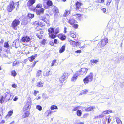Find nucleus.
Wrapping results in <instances>:
<instances>
[{"label": "nucleus", "instance_id": "nucleus-63", "mask_svg": "<svg viewBox=\"0 0 124 124\" xmlns=\"http://www.w3.org/2000/svg\"><path fill=\"white\" fill-rule=\"evenodd\" d=\"M36 62H34L33 64L32 65V67H33L35 65V64H36Z\"/></svg>", "mask_w": 124, "mask_h": 124}, {"label": "nucleus", "instance_id": "nucleus-16", "mask_svg": "<svg viewBox=\"0 0 124 124\" xmlns=\"http://www.w3.org/2000/svg\"><path fill=\"white\" fill-rule=\"evenodd\" d=\"M66 79V76L65 75V74H64L59 79V81L61 83H63Z\"/></svg>", "mask_w": 124, "mask_h": 124}, {"label": "nucleus", "instance_id": "nucleus-6", "mask_svg": "<svg viewBox=\"0 0 124 124\" xmlns=\"http://www.w3.org/2000/svg\"><path fill=\"white\" fill-rule=\"evenodd\" d=\"M49 36L52 38L54 39L56 37V35L54 34V28H49L48 30Z\"/></svg>", "mask_w": 124, "mask_h": 124}, {"label": "nucleus", "instance_id": "nucleus-52", "mask_svg": "<svg viewBox=\"0 0 124 124\" xmlns=\"http://www.w3.org/2000/svg\"><path fill=\"white\" fill-rule=\"evenodd\" d=\"M18 97L16 96L13 99V100L15 101H16L18 99Z\"/></svg>", "mask_w": 124, "mask_h": 124}, {"label": "nucleus", "instance_id": "nucleus-56", "mask_svg": "<svg viewBox=\"0 0 124 124\" xmlns=\"http://www.w3.org/2000/svg\"><path fill=\"white\" fill-rule=\"evenodd\" d=\"M73 26L75 28H77L78 27V25L77 24H75L73 25Z\"/></svg>", "mask_w": 124, "mask_h": 124}, {"label": "nucleus", "instance_id": "nucleus-40", "mask_svg": "<svg viewBox=\"0 0 124 124\" xmlns=\"http://www.w3.org/2000/svg\"><path fill=\"white\" fill-rule=\"evenodd\" d=\"M112 0H107V3H106V5L107 6H108L110 3L111 2Z\"/></svg>", "mask_w": 124, "mask_h": 124}, {"label": "nucleus", "instance_id": "nucleus-55", "mask_svg": "<svg viewBox=\"0 0 124 124\" xmlns=\"http://www.w3.org/2000/svg\"><path fill=\"white\" fill-rule=\"evenodd\" d=\"M38 37L39 39H40L42 38V36L41 35H39L38 34H37L36 35Z\"/></svg>", "mask_w": 124, "mask_h": 124}, {"label": "nucleus", "instance_id": "nucleus-8", "mask_svg": "<svg viewBox=\"0 0 124 124\" xmlns=\"http://www.w3.org/2000/svg\"><path fill=\"white\" fill-rule=\"evenodd\" d=\"M31 103L30 102H27L23 107V111H29L31 108Z\"/></svg>", "mask_w": 124, "mask_h": 124}, {"label": "nucleus", "instance_id": "nucleus-46", "mask_svg": "<svg viewBox=\"0 0 124 124\" xmlns=\"http://www.w3.org/2000/svg\"><path fill=\"white\" fill-rule=\"evenodd\" d=\"M74 16H75L77 18H78L81 16V15L80 14H74Z\"/></svg>", "mask_w": 124, "mask_h": 124}, {"label": "nucleus", "instance_id": "nucleus-32", "mask_svg": "<svg viewBox=\"0 0 124 124\" xmlns=\"http://www.w3.org/2000/svg\"><path fill=\"white\" fill-rule=\"evenodd\" d=\"M88 92V91L87 90H84L80 94V95H82V94H86Z\"/></svg>", "mask_w": 124, "mask_h": 124}, {"label": "nucleus", "instance_id": "nucleus-53", "mask_svg": "<svg viewBox=\"0 0 124 124\" xmlns=\"http://www.w3.org/2000/svg\"><path fill=\"white\" fill-rule=\"evenodd\" d=\"M46 42V41L45 39L43 40L41 42V43L43 45L45 44Z\"/></svg>", "mask_w": 124, "mask_h": 124}, {"label": "nucleus", "instance_id": "nucleus-59", "mask_svg": "<svg viewBox=\"0 0 124 124\" xmlns=\"http://www.w3.org/2000/svg\"><path fill=\"white\" fill-rule=\"evenodd\" d=\"M16 85L15 84H13L12 85V87L14 88H16Z\"/></svg>", "mask_w": 124, "mask_h": 124}, {"label": "nucleus", "instance_id": "nucleus-2", "mask_svg": "<svg viewBox=\"0 0 124 124\" xmlns=\"http://www.w3.org/2000/svg\"><path fill=\"white\" fill-rule=\"evenodd\" d=\"M93 75L92 73H90L86 77L83 79V82L85 84L88 83L89 82H91L93 79Z\"/></svg>", "mask_w": 124, "mask_h": 124}, {"label": "nucleus", "instance_id": "nucleus-34", "mask_svg": "<svg viewBox=\"0 0 124 124\" xmlns=\"http://www.w3.org/2000/svg\"><path fill=\"white\" fill-rule=\"evenodd\" d=\"M36 108L39 111H41L42 109V107L40 105H37L36 106Z\"/></svg>", "mask_w": 124, "mask_h": 124}, {"label": "nucleus", "instance_id": "nucleus-14", "mask_svg": "<svg viewBox=\"0 0 124 124\" xmlns=\"http://www.w3.org/2000/svg\"><path fill=\"white\" fill-rule=\"evenodd\" d=\"M44 83L43 81L38 82L36 85L37 87H43Z\"/></svg>", "mask_w": 124, "mask_h": 124}, {"label": "nucleus", "instance_id": "nucleus-39", "mask_svg": "<svg viewBox=\"0 0 124 124\" xmlns=\"http://www.w3.org/2000/svg\"><path fill=\"white\" fill-rule=\"evenodd\" d=\"M109 117L108 118V123H110V121L111 120V119L112 118V117L111 116H110V115L108 116Z\"/></svg>", "mask_w": 124, "mask_h": 124}, {"label": "nucleus", "instance_id": "nucleus-20", "mask_svg": "<svg viewBox=\"0 0 124 124\" xmlns=\"http://www.w3.org/2000/svg\"><path fill=\"white\" fill-rule=\"evenodd\" d=\"M76 21L74 20V19L72 18L70 19L69 21V23L71 25H73L74 24L76 23Z\"/></svg>", "mask_w": 124, "mask_h": 124}, {"label": "nucleus", "instance_id": "nucleus-51", "mask_svg": "<svg viewBox=\"0 0 124 124\" xmlns=\"http://www.w3.org/2000/svg\"><path fill=\"white\" fill-rule=\"evenodd\" d=\"M39 93V91H36L35 90L34 91V95L36 96V94L37 93Z\"/></svg>", "mask_w": 124, "mask_h": 124}, {"label": "nucleus", "instance_id": "nucleus-27", "mask_svg": "<svg viewBox=\"0 0 124 124\" xmlns=\"http://www.w3.org/2000/svg\"><path fill=\"white\" fill-rule=\"evenodd\" d=\"M116 121L118 124H122L121 120L118 117L116 118Z\"/></svg>", "mask_w": 124, "mask_h": 124}, {"label": "nucleus", "instance_id": "nucleus-47", "mask_svg": "<svg viewBox=\"0 0 124 124\" xmlns=\"http://www.w3.org/2000/svg\"><path fill=\"white\" fill-rule=\"evenodd\" d=\"M104 1V0H97V2L98 3H103Z\"/></svg>", "mask_w": 124, "mask_h": 124}, {"label": "nucleus", "instance_id": "nucleus-37", "mask_svg": "<svg viewBox=\"0 0 124 124\" xmlns=\"http://www.w3.org/2000/svg\"><path fill=\"white\" fill-rule=\"evenodd\" d=\"M28 16L29 18H32L34 17V15L33 14L29 13L28 14Z\"/></svg>", "mask_w": 124, "mask_h": 124}, {"label": "nucleus", "instance_id": "nucleus-11", "mask_svg": "<svg viewBox=\"0 0 124 124\" xmlns=\"http://www.w3.org/2000/svg\"><path fill=\"white\" fill-rule=\"evenodd\" d=\"M81 3L77 2L76 4V7L75 9L77 10H79V11H82V10H80L81 6Z\"/></svg>", "mask_w": 124, "mask_h": 124}, {"label": "nucleus", "instance_id": "nucleus-5", "mask_svg": "<svg viewBox=\"0 0 124 124\" xmlns=\"http://www.w3.org/2000/svg\"><path fill=\"white\" fill-rule=\"evenodd\" d=\"M15 6L14 2L13 1H11L7 8V10L9 12H11L15 8Z\"/></svg>", "mask_w": 124, "mask_h": 124}, {"label": "nucleus", "instance_id": "nucleus-1", "mask_svg": "<svg viewBox=\"0 0 124 124\" xmlns=\"http://www.w3.org/2000/svg\"><path fill=\"white\" fill-rule=\"evenodd\" d=\"M12 94V93L10 92L5 93L3 96L1 97L0 102L2 103L4 101L7 102L9 100H11L13 97H11Z\"/></svg>", "mask_w": 124, "mask_h": 124}, {"label": "nucleus", "instance_id": "nucleus-22", "mask_svg": "<svg viewBox=\"0 0 124 124\" xmlns=\"http://www.w3.org/2000/svg\"><path fill=\"white\" fill-rule=\"evenodd\" d=\"M98 62L99 61L98 60L94 59L90 61L91 64L93 65H94V63L97 64Z\"/></svg>", "mask_w": 124, "mask_h": 124}, {"label": "nucleus", "instance_id": "nucleus-28", "mask_svg": "<svg viewBox=\"0 0 124 124\" xmlns=\"http://www.w3.org/2000/svg\"><path fill=\"white\" fill-rule=\"evenodd\" d=\"M105 116V115L104 114H103V113H102V114H100L97 116H95V118L97 119L98 118H101L104 116Z\"/></svg>", "mask_w": 124, "mask_h": 124}, {"label": "nucleus", "instance_id": "nucleus-35", "mask_svg": "<svg viewBox=\"0 0 124 124\" xmlns=\"http://www.w3.org/2000/svg\"><path fill=\"white\" fill-rule=\"evenodd\" d=\"M12 75L13 76H15L17 74L16 73L15 70H13L11 71Z\"/></svg>", "mask_w": 124, "mask_h": 124}, {"label": "nucleus", "instance_id": "nucleus-48", "mask_svg": "<svg viewBox=\"0 0 124 124\" xmlns=\"http://www.w3.org/2000/svg\"><path fill=\"white\" fill-rule=\"evenodd\" d=\"M26 111L25 112V114L28 117L29 115V111Z\"/></svg>", "mask_w": 124, "mask_h": 124}, {"label": "nucleus", "instance_id": "nucleus-60", "mask_svg": "<svg viewBox=\"0 0 124 124\" xmlns=\"http://www.w3.org/2000/svg\"><path fill=\"white\" fill-rule=\"evenodd\" d=\"M81 52V51L80 50H78L75 51L76 53H80Z\"/></svg>", "mask_w": 124, "mask_h": 124}, {"label": "nucleus", "instance_id": "nucleus-49", "mask_svg": "<svg viewBox=\"0 0 124 124\" xmlns=\"http://www.w3.org/2000/svg\"><path fill=\"white\" fill-rule=\"evenodd\" d=\"M79 107H77L75 108H73L72 109L73 111H75L77 110L79 108Z\"/></svg>", "mask_w": 124, "mask_h": 124}, {"label": "nucleus", "instance_id": "nucleus-33", "mask_svg": "<svg viewBox=\"0 0 124 124\" xmlns=\"http://www.w3.org/2000/svg\"><path fill=\"white\" fill-rule=\"evenodd\" d=\"M35 57L34 56H32L30 58H29L30 61L32 62L35 59Z\"/></svg>", "mask_w": 124, "mask_h": 124}, {"label": "nucleus", "instance_id": "nucleus-23", "mask_svg": "<svg viewBox=\"0 0 124 124\" xmlns=\"http://www.w3.org/2000/svg\"><path fill=\"white\" fill-rule=\"evenodd\" d=\"M75 33L73 31H70V36L73 38H75L76 36Z\"/></svg>", "mask_w": 124, "mask_h": 124}, {"label": "nucleus", "instance_id": "nucleus-58", "mask_svg": "<svg viewBox=\"0 0 124 124\" xmlns=\"http://www.w3.org/2000/svg\"><path fill=\"white\" fill-rule=\"evenodd\" d=\"M102 113L104 114L105 115V114H108V113L107 110L103 111L102 112Z\"/></svg>", "mask_w": 124, "mask_h": 124}, {"label": "nucleus", "instance_id": "nucleus-13", "mask_svg": "<svg viewBox=\"0 0 124 124\" xmlns=\"http://www.w3.org/2000/svg\"><path fill=\"white\" fill-rule=\"evenodd\" d=\"M44 11V9L43 8H41L40 9H36V14L38 15H40L43 14Z\"/></svg>", "mask_w": 124, "mask_h": 124}, {"label": "nucleus", "instance_id": "nucleus-50", "mask_svg": "<svg viewBox=\"0 0 124 124\" xmlns=\"http://www.w3.org/2000/svg\"><path fill=\"white\" fill-rule=\"evenodd\" d=\"M51 74L50 73V71H49V72H46V74H44V76H48L49 75H50Z\"/></svg>", "mask_w": 124, "mask_h": 124}, {"label": "nucleus", "instance_id": "nucleus-4", "mask_svg": "<svg viewBox=\"0 0 124 124\" xmlns=\"http://www.w3.org/2000/svg\"><path fill=\"white\" fill-rule=\"evenodd\" d=\"M20 23V22L18 19H16L12 22L11 26L13 29L16 30L17 29L16 27Z\"/></svg>", "mask_w": 124, "mask_h": 124}, {"label": "nucleus", "instance_id": "nucleus-25", "mask_svg": "<svg viewBox=\"0 0 124 124\" xmlns=\"http://www.w3.org/2000/svg\"><path fill=\"white\" fill-rule=\"evenodd\" d=\"M13 111H10L8 113V114L6 115V117L7 118L10 117L13 114Z\"/></svg>", "mask_w": 124, "mask_h": 124}, {"label": "nucleus", "instance_id": "nucleus-26", "mask_svg": "<svg viewBox=\"0 0 124 124\" xmlns=\"http://www.w3.org/2000/svg\"><path fill=\"white\" fill-rule=\"evenodd\" d=\"M70 13V12L67 10H66L65 12L63 15V16L64 17H66V16H68Z\"/></svg>", "mask_w": 124, "mask_h": 124}, {"label": "nucleus", "instance_id": "nucleus-24", "mask_svg": "<svg viewBox=\"0 0 124 124\" xmlns=\"http://www.w3.org/2000/svg\"><path fill=\"white\" fill-rule=\"evenodd\" d=\"M59 37H60V39L61 40H63L66 39V37L62 35H59L58 36Z\"/></svg>", "mask_w": 124, "mask_h": 124}, {"label": "nucleus", "instance_id": "nucleus-15", "mask_svg": "<svg viewBox=\"0 0 124 124\" xmlns=\"http://www.w3.org/2000/svg\"><path fill=\"white\" fill-rule=\"evenodd\" d=\"M42 71L41 70H39L37 71L36 74V76L38 78H40L42 77Z\"/></svg>", "mask_w": 124, "mask_h": 124}, {"label": "nucleus", "instance_id": "nucleus-9", "mask_svg": "<svg viewBox=\"0 0 124 124\" xmlns=\"http://www.w3.org/2000/svg\"><path fill=\"white\" fill-rule=\"evenodd\" d=\"M22 41L23 42H27L31 40V39L28 36H24L22 37L21 39Z\"/></svg>", "mask_w": 124, "mask_h": 124}, {"label": "nucleus", "instance_id": "nucleus-17", "mask_svg": "<svg viewBox=\"0 0 124 124\" xmlns=\"http://www.w3.org/2000/svg\"><path fill=\"white\" fill-rule=\"evenodd\" d=\"M13 45L14 47L17 48L19 46V42L18 41H15L13 42Z\"/></svg>", "mask_w": 124, "mask_h": 124}, {"label": "nucleus", "instance_id": "nucleus-12", "mask_svg": "<svg viewBox=\"0 0 124 124\" xmlns=\"http://www.w3.org/2000/svg\"><path fill=\"white\" fill-rule=\"evenodd\" d=\"M79 75L78 74V73L76 72L75 74L73 77L71 78V81L73 82H75L77 79L78 76Z\"/></svg>", "mask_w": 124, "mask_h": 124}, {"label": "nucleus", "instance_id": "nucleus-44", "mask_svg": "<svg viewBox=\"0 0 124 124\" xmlns=\"http://www.w3.org/2000/svg\"><path fill=\"white\" fill-rule=\"evenodd\" d=\"M120 1V0H115L116 5V6L117 7H118V4Z\"/></svg>", "mask_w": 124, "mask_h": 124}, {"label": "nucleus", "instance_id": "nucleus-29", "mask_svg": "<svg viewBox=\"0 0 124 124\" xmlns=\"http://www.w3.org/2000/svg\"><path fill=\"white\" fill-rule=\"evenodd\" d=\"M65 46L64 45L62 46L59 50L60 53H61L63 52L65 50Z\"/></svg>", "mask_w": 124, "mask_h": 124}, {"label": "nucleus", "instance_id": "nucleus-18", "mask_svg": "<svg viewBox=\"0 0 124 124\" xmlns=\"http://www.w3.org/2000/svg\"><path fill=\"white\" fill-rule=\"evenodd\" d=\"M35 0H29L27 3V5L29 6H31L35 2Z\"/></svg>", "mask_w": 124, "mask_h": 124}, {"label": "nucleus", "instance_id": "nucleus-19", "mask_svg": "<svg viewBox=\"0 0 124 124\" xmlns=\"http://www.w3.org/2000/svg\"><path fill=\"white\" fill-rule=\"evenodd\" d=\"M70 45H72L73 47L77 46L78 44V42H76L72 40H70Z\"/></svg>", "mask_w": 124, "mask_h": 124}, {"label": "nucleus", "instance_id": "nucleus-41", "mask_svg": "<svg viewBox=\"0 0 124 124\" xmlns=\"http://www.w3.org/2000/svg\"><path fill=\"white\" fill-rule=\"evenodd\" d=\"M35 24H36L37 25H43V24L42 23V22H38L37 21H36L35 23Z\"/></svg>", "mask_w": 124, "mask_h": 124}, {"label": "nucleus", "instance_id": "nucleus-57", "mask_svg": "<svg viewBox=\"0 0 124 124\" xmlns=\"http://www.w3.org/2000/svg\"><path fill=\"white\" fill-rule=\"evenodd\" d=\"M67 28L66 27H64V32L65 33H66L67 32Z\"/></svg>", "mask_w": 124, "mask_h": 124}, {"label": "nucleus", "instance_id": "nucleus-10", "mask_svg": "<svg viewBox=\"0 0 124 124\" xmlns=\"http://www.w3.org/2000/svg\"><path fill=\"white\" fill-rule=\"evenodd\" d=\"M52 10L55 13L54 15V16L57 17L58 16L59 14V10L56 7H54L52 9Z\"/></svg>", "mask_w": 124, "mask_h": 124}, {"label": "nucleus", "instance_id": "nucleus-61", "mask_svg": "<svg viewBox=\"0 0 124 124\" xmlns=\"http://www.w3.org/2000/svg\"><path fill=\"white\" fill-rule=\"evenodd\" d=\"M107 111V112L108 113V114H109V113H112V111L111 110H108Z\"/></svg>", "mask_w": 124, "mask_h": 124}, {"label": "nucleus", "instance_id": "nucleus-64", "mask_svg": "<svg viewBox=\"0 0 124 124\" xmlns=\"http://www.w3.org/2000/svg\"><path fill=\"white\" fill-rule=\"evenodd\" d=\"M101 9L104 13H105L106 11V9L105 8H103Z\"/></svg>", "mask_w": 124, "mask_h": 124}, {"label": "nucleus", "instance_id": "nucleus-21", "mask_svg": "<svg viewBox=\"0 0 124 124\" xmlns=\"http://www.w3.org/2000/svg\"><path fill=\"white\" fill-rule=\"evenodd\" d=\"M95 108V107L93 106H90L86 108L85 110L87 111H89L94 109Z\"/></svg>", "mask_w": 124, "mask_h": 124}, {"label": "nucleus", "instance_id": "nucleus-42", "mask_svg": "<svg viewBox=\"0 0 124 124\" xmlns=\"http://www.w3.org/2000/svg\"><path fill=\"white\" fill-rule=\"evenodd\" d=\"M47 3L48 5L51 6L52 5V3L51 1H48L47 2Z\"/></svg>", "mask_w": 124, "mask_h": 124}, {"label": "nucleus", "instance_id": "nucleus-54", "mask_svg": "<svg viewBox=\"0 0 124 124\" xmlns=\"http://www.w3.org/2000/svg\"><path fill=\"white\" fill-rule=\"evenodd\" d=\"M56 60H54L52 62V65H51V66H53L54 65V63H55L56 62Z\"/></svg>", "mask_w": 124, "mask_h": 124}, {"label": "nucleus", "instance_id": "nucleus-43", "mask_svg": "<svg viewBox=\"0 0 124 124\" xmlns=\"http://www.w3.org/2000/svg\"><path fill=\"white\" fill-rule=\"evenodd\" d=\"M42 7V5L40 3L38 4L36 6V8H41Z\"/></svg>", "mask_w": 124, "mask_h": 124}, {"label": "nucleus", "instance_id": "nucleus-7", "mask_svg": "<svg viewBox=\"0 0 124 124\" xmlns=\"http://www.w3.org/2000/svg\"><path fill=\"white\" fill-rule=\"evenodd\" d=\"M88 70L87 69L85 68H82L79 71L77 72L78 73V74L79 75H83V76L85 75L87 73V72Z\"/></svg>", "mask_w": 124, "mask_h": 124}, {"label": "nucleus", "instance_id": "nucleus-31", "mask_svg": "<svg viewBox=\"0 0 124 124\" xmlns=\"http://www.w3.org/2000/svg\"><path fill=\"white\" fill-rule=\"evenodd\" d=\"M50 108L51 110H53L54 109H57L58 108L57 106L55 105H53L51 106Z\"/></svg>", "mask_w": 124, "mask_h": 124}, {"label": "nucleus", "instance_id": "nucleus-36", "mask_svg": "<svg viewBox=\"0 0 124 124\" xmlns=\"http://www.w3.org/2000/svg\"><path fill=\"white\" fill-rule=\"evenodd\" d=\"M77 115L79 116H80L82 114V111L81 110H78L77 112Z\"/></svg>", "mask_w": 124, "mask_h": 124}, {"label": "nucleus", "instance_id": "nucleus-30", "mask_svg": "<svg viewBox=\"0 0 124 124\" xmlns=\"http://www.w3.org/2000/svg\"><path fill=\"white\" fill-rule=\"evenodd\" d=\"M4 47L6 48H8L9 46V45L7 42H5L4 44Z\"/></svg>", "mask_w": 124, "mask_h": 124}, {"label": "nucleus", "instance_id": "nucleus-45", "mask_svg": "<svg viewBox=\"0 0 124 124\" xmlns=\"http://www.w3.org/2000/svg\"><path fill=\"white\" fill-rule=\"evenodd\" d=\"M18 62L17 61H14L13 63V66L16 65L17 64L18 65Z\"/></svg>", "mask_w": 124, "mask_h": 124}, {"label": "nucleus", "instance_id": "nucleus-62", "mask_svg": "<svg viewBox=\"0 0 124 124\" xmlns=\"http://www.w3.org/2000/svg\"><path fill=\"white\" fill-rule=\"evenodd\" d=\"M42 20L43 21H44L45 22H46V23H48L47 22V21H46V18H44V19H42Z\"/></svg>", "mask_w": 124, "mask_h": 124}, {"label": "nucleus", "instance_id": "nucleus-3", "mask_svg": "<svg viewBox=\"0 0 124 124\" xmlns=\"http://www.w3.org/2000/svg\"><path fill=\"white\" fill-rule=\"evenodd\" d=\"M108 39L107 38H105L102 39L98 44V46L99 47H102L108 43Z\"/></svg>", "mask_w": 124, "mask_h": 124}, {"label": "nucleus", "instance_id": "nucleus-38", "mask_svg": "<svg viewBox=\"0 0 124 124\" xmlns=\"http://www.w3.org/2000/svg\"><path fill=\"white\" fill-rule=\"evenodd\" d=\"M59 29L57 28L56 29L55 31H54V34L56 35V34L58 33L59 32Z\"/></svg>", "mask_w": 124, "mask_h": 124}]
</instances>
